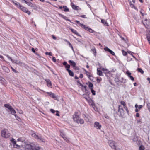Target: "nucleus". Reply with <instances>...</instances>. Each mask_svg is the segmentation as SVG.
Instances as JSON below:
<instances>
[{
	"label": "nucleus",
	"mask_w": 150,
	"mask_h": 150,
	"mask_svg": "<svg viewBox=\"0 0 150 150\" xmlns=\"http://www.w3.org/2000/svg\"><path fill=\"white\" fill-rule=\"evenodd\" d=\"M4 106L9 109L10 111L11 112V113L13 115H14L16 117V115H15L16 112L14 109L11 106L8 104H5L4 105Z\"/></svg>",
	"instance_id": "obj_3"
},
{
	"label": "nucleus",
	"mask_w": 150,
	"mask_h": 150,
	"mask_svg": "<svg viewBox=\"0 0 150 150\" xmlns=\"http://www.w3.org/2000/svg\"><path fill=\"white\" fill-rule=\"evenodd\" d=\"M148 41H149V38L150 40V31H149L148 33V34L146 35Z\"/></svg>",
	"instance_id": "obj_36"
},
{
	"label": "nucleus",
	"mask_w": 150,
	"mask_h": 150,
	"mask_svg": "<svg viewBox=\"0 0 150 150\" xmlns=\"http://www.w3.org/2000/svg\"><path fill=\"white\" fill-rule=\"evenodd\" d=\"M144 147L143 146L141 145L140 146L139 148V150H144Z\"/></svg>",
	"instance_id": "obj_38"
},
{
	"label": "nucleus",
	"mask_w": 150,
	"mask_h": 150,
	"mask_svg": "<svg viewBox=\"0 0 150 150\" xmlns=\"http://www.w3.org/2000/svg\"><path fill=\"white\" fill-rule=\"evenodd\" d=\"M108 144L109 146L112 149L115 150H120L119 149H116L115 147V141L109 140L108 141Z\"/></svg>",
	"instance_id": "obj_5"
},
{
	"label": "nucleus",
	"mask_w": 150,
	"mask_h": 150,
	"mask_svg": "<svg viewBox=\"0 0 150 150\" xmlns=\"http://www.w3.org/2000/svg\"><path fill=\"white\" fill-rule=\"evenodd\" d=\"M11 141L13 144H15L16 143V141H15V139H12L11 140Z\"/></svg>",
	"instance_id": "obj_37"
},
{
	"label": "nucleus",
	"mask_w": 150,
	"mask_h": 150,
	"mask_svg": "<svg viewBox=\"0 0 150 150\" xmlns=\"http://www.w3.org/2000/svg\"><path fill=\"white\" fill-rule=\"evenodd\" d=\"M130 6L132 8H135L134 5L133 4L131 3V2L130 3Z\"/></svg>",
	"instance_id": "obj_52"
},
{
	"label": "nucleus",
	"mask_w": 150,
	"mask_h": 150,
	"mask_svg": "<svg viewBox=\"0 0 150 150\" xmlns=\"http://www.w3.org/2000/svg\"><path fill=\"white\" fill-rule=\"evenodd\" d=\"M84 70L86 73V75L90 77V76L91 75H90V73L88 71H87L85 69H84Z\"/></svg>",
	"instance_id": "obj_31"
},
{
	"label": "nucleus",
	"mask_w": 150,
	"mask_h": 150,
	"mask_svg": "<svg viewBox=\"0 0 150 150\" xmlns=\"http://www.w3.org/2000/svg\"><path fill=\"white\" fill-rule=\"evenodd\" d=\"M45 81L47 83V85L48 87H51L52 85L51 81L49 79H46Z\"/></svg>",
	"instance_id": "obj_13"
},
{
	"label": "nucleus",
	"mask_w": 150,
	"mask_h": 150,
	"mask_svg": "<svg viewBox=\"0 0 150 150\" xmlns=\"http://www.w3.org/2000/svg\"><path fill=\"white\" fill-rule=\"evenodd\" d=\"M50 111L52 113H54L56 111H55L54 109H51L50 110Z\"/></svg>",
	"instance_id": "obj_53"
},
{
	"label": "nucleus",
	"mask_w": 150,
	"mask_h": 150,
	"mask_svg": "<svg viewBox=\"0 0 150 150\" xmlns=\"http://www.w3.org/2000/svg\"><path fill=\"white\" fill-rule=\"evenodd\" d=\"M62 138L63 139L66 141H68V139L67 137H66L65 135H62Z\"/></svg>",
	"instance_id": "obj_41"
},
{
	"label": "nucleus",
	"mask_w": 150,
	"mask_h": 150,
	"mask_svg": "<svg viewBox=\"0 0 150 150\" xmlns=\"http://www.w3.org/2000/svg\"><path fill=\"white\" fill-rule=\"evenodd\" d=\"M52 60L54 62H56V61L55 58L54 57H53Z\"/></svg>",
	"instance_id": "obj_57"
},
{
	"label": "nucleus",
	"mask_w": 150,
	"mask_h": 150,
	"mask_svg": "<svg viewBox=\"0 0 150 150\" xmlns=\"http://www.w3.org/2000/svg\"><path fill=\"white\" fill-rule=\"evenodd\" d=\"M60 16L62 18H63L64 19L67 21H69L70 22H71V21L69 19H68L67 18V17H66V16H64V15H62V14H59Z\"/></svg>",
	"instance_id": "obj_26"
},
{
	"label": "nucleus",
	"mask_w": 150,
	"mask_h": 150,
	"mask_svg": "<svg viewBox=\"0 0 150 150\" xmlns=\"http://www.w3.org/2000/svg\"><path fill=\"white\" fill-rule=\"evenodd\" d=\"M101 22L102 23H103V24H104L106 26H108V23L107 22V21H105L104 19H102L101 20Z\"/></svg>",
	"instance_id": "obj_27"
},
{
	"label": "nucleus",
	"mask_w": 150,
	"mask_h": 150,
	"mask_svg": "<svg viewBox=\"0 0 150 150\" xmlns=\"http://www.w3.org/2000/svg\"><path fill=\"white\" fill-rule=\"evenodd\" d=\"M143 23L146 27L148 29L150 28V21L149 19H147L146 18L143 21Z\"/></svg>",
	"instance_id": "obj_4"
},
{
	"label": "nucleus",
	"mask_w": 150,
	"mask_h": 150,
	"mask_svg": "<svg viewBox=\"0 0 150 150\" xmlns=\"http://www.w3.org/2000/svg\"><path fill=\"white\" fill-rule=\"evenodd\" d=\"M126 74L128 77H129L131 76V73L129 71H127L126 72Z\"/></svg>",
	"instance_id": "obj_33"
},
{
	"label": "nucleus",
	"mask_w": 150,
	"mask_h": 150,
	"mask_svg": "<svg viewBox=\"0 0 150 150\" xmlns=\"http://www.w3.org/2000/svg\"><path fill=\"white\" fill-rule=\"evenodd\" d=\"M12 2L17 7H19V8L20 7V6L21 5H20V4L18 2H17L16 1H14L13 0H11L10 1Z\"/></svg>",
	"instance_id": "obj_14"
},
{
	"label": "nucleus",
	"mask_w": 150,
	"mask_h": 150,
	"mask_svg": "<svg viewBox=\"0 0 150 150\" xmlns=\"http://www.w3.org/2000/svg\"><path fill=\"white\" fill-rule=\"evenodd\" d=\"M50 97H52L56 100H58L57 97V96H56L55 95L54 93H52V94L50 96Z\"/></svg>",
	"instance_id": "obj_24"
},
{
	"label": "nucleus",
	"mask_w": 150,
	"mask_h": 150,
	"mask_svg": "<svg viewBox=\"0 0 150 150\" xmlns=\"http://www.w3.org/2000/svg\"><path fill=\"white\" fill-rule=\"evenodd\" d=\"M32 136L33 137H34L35 138L38 139H39L40 141H41L42 142H45V141L44 139L42 138L41 136L37 135L35 133L32 134Z\"/></svg>",
	"instance_id": "obj_7"
},
{
	"label": "nucleus",
	"mask_w": 150,
	"mask_h": 150,
	"mask_svg": "<svg viewBox=\"0 0 150 150\" xmlns=\"http://www.w3.org/2000/svg\"><path fill=\"white\" fill-rule=\"evenodd\" d=\"M88 87L90 89L93 88V83L90 82H89Z\"/></svg>",
	"instance_id": "obj_29"
},
{
	"label": "nucleus",
	"mask_w": 150,
	"mask_h": 150,
	"mask_svg": "<svg viewBox=\"0 0 150 150\" xmlns=\"http://www.w3.org/2000/svg\"><path fill=\"white\" fill-rule=\"evenodd\" d=\"M66 70L68 71L69 75L71 76H74L73 72L69 69H66Z\"/></svg>",
	"instance_id": "obj_18"
},
{
	"label": "nucleus",
	"mask_w": 150,
	"mask_h": 150,
	"mask_svg": "<svg viewBox=\"0 0 150 150\" xmlns=\"http://www.w3.org/2000/svg\"><path fill=\"white\" fill-rule=\"evenodd\" d=\"M101 80L102 79L101 78L100 79L97 78V81L98 83H99Z\"/></svg>",
	"instance_id": "obj_50"
},
{
	"label": "nucleus",
	"mask_w": 150,
	"mask_h": 150,
	"mask_svg": "<svg viewBox=\"0 0 150 150\" xmlns=\"http://www.w3.org/2000/svg\"><path fill=\"white\" fill-rule=\"evenodd\" d=\"M19 8L23 11L29 15H30L31 14V12L28 10L27 8L23 7L21 5L20 6Z\"/></svg>",
	"instance_id": "obj_10"
},
{
	"label": "nucleus",
	"mask_w": 150,
	"mask_h": 150,
	"mask_svg": "<svg viewBox=\"0 0 150 150\" xmlns=\"http://www.w3.org/2000/svg\"><path fill=\"white\" fill-rule=\"evenodd\" d=\"M74 69H75L76 70H79V68H78V67H76V66H75V67H73Z\"/></svg>",
	"instance_id": "obj_60"
},
{
	"label": "nucleus",
	"mask_w": 150,
	"mask_h": 150,
	"mask_svg": "<svg viewBox=\"0 0 150 150\" xmlns=\"http://www.w3.org/2000/svg\"><path fill=\"white\" fill-rule=\"evenodd\" d=\"M70 29L71 30V31H72V32L73 33L76 34L78 36H80V35L79 34V33L76 31V30L72 28H70Z\"/></svg>",
	"instance_id": "obj_19"
},
{
	"label": "nucleus",
	"mask_w": 150,
	"mask_h": 150,
	"mask_svg": "<svg viewBox=\"0 0 150 150\" xmlns=\"http://www.w3.org/2000/svg\"><path fill=\"white\" fill-rule=\"evenodd\" d=\"M118 113L120 116L122 117L124 115V111L121 105L118 106Z\"/></svg>",
	"instance_id": "obj_6"
},
{
	"label": "nucleus",
	"mask_w": 150,
	"mask_h": 150,
	"mask_svg": "<svg viewBox=\"0 0 150 150\" xmlns=\"http://www.w3.org/2000/svg\"><path fill=\"white\" fill-rule=\"evenodd\" d=\"M76 112H75L73 116V119L74 121L78 123H80L81 124H83V120L80 118L79 116L76 115Z\"/></svg>",
	"instance_id": "obj_1"
},
{
	"label": "nucleus",
	"mask_w": 150,
	"mask_h": 150,
	"mask_svg": "<svg viewBox=\"0 0 150 150\" xmlns=\"http://www.w3.org/2000/svg\"><path fill=\"white\" fill-rule=\"evenodd\" d=\"M86 100L89 103V105L93 107L95 106V105L94 102L90 98H86Z\"/></svg>",
	"instance_id": "obj_11"
},
{
	"label": "nucleus",
	"mask_w": 150,
	"mask_h": 150,
	"mask_svg": "<svg viewBox=\"0 0 150 150\" xmlns=\"http://www.w3.org/2000/svg\"><path fill=\"white\" fill-rule=\"evenodd\" d=\"M68 62L73 67H75L76 66V64L74 61L71 60L69 61Z\"/></svg>",
	"instance_id": "obj_16"
},
{
	"label": "nucleus",
	"mask_w": 150,
	"mask_h": 150,
	"mask_svg": "<svg viewBox=\"0 0 150 150\" xmlns=\"http://www.w3.org/2000/svg\"><path fill=\"white\" fill-rule=\"evenodd\" d=\"M72 7L73 9L76 10H79L80 9L79 6H76L74 4L72 5Z\"/></svg>",
	"instance_id": "obj_20"
},
{
	"label": "nucleus",
	"mask_w": 150,
	"mask_h": 150,
	"mask_svg": "<svg viewBox=\"0 0 150 150\" xmlns=\"http://www.w3.org/2000/svg\"><path fill=\"white\" fill-rule=\"evenodd\" d=\"M45 54L46 55H49L50 56H52V53L51 52H45Z\"/></svg>",
	"instance_id": "obj_45"
},
{
	"label": "nucleus",
	"mask_w": 150,
	"mask_h": 150,
	"mask_svg": "<svg viewBox=\"0 0 150 150\" xmlns=\"http://www.w3.org/2000/svg\"><path fill=\"white\" fill-rule=\"evenodd\" d=\"M5 80L3 77L0 76V82L2 84H4L5 82Z\"/></svg>",
	"instance_id": "obj_22"
},
{
	"label": "nucleus",
	"mask_w": 150,
	"mask_h": 150,
	"mask_svg": "<svg viewBox=\"0 0 150 150\" xmlns=\"http://www.w3.org/2000/svg\"><path fill=\"white\" fill-rule=\"evenodd\" d=\"M91 51L93 52V53L94 54H95L96 53V51L95 48L91 50Z\"/></svg>",
	"instance_id": "obj_43"
},
{
	"label": "nucleus",
	"mask_w": 150,
	"mask_h": 150,
	"mask_svg": "<svg viewBox=\"0 0 150 150\" xmlns=\"http://www.w3.org/2000/svg\"><path fill=\"white\" fill-rule=\"evenodd\" d=\"M120 103L121 104V105H123L124 107V106H125V105H126V103H125V102L124 101H121L120 102Z\"/></svg>",
	"instance_id": "obj_42"
},
{
	"label": "nucleus",
	"mask_w": 150,
	"mask_h": 150,
	"mask_svg": "<svg viewBox=\"0 0 150 150\" xmlns=\"http://www.w3.org/2000/svg\"><path fill=\"white\" fill-rule=\"evenodd\" d=\"M79 25L86 30L88 31L90 33H92L93 32V30L92 29L88 27H86L85 25L83 24L79 23Z\"/></svg>",
	"instance_id": "obj_9"
},
{
	"label": "nucleus",
	"mask_w": 150,
	"mask_h": 150,
	"mask_svg": "<svg viewBox=\"0 0 150 150\" xmlns=\"http://www.w3.org/2000/svg\"><path fill=\"white\" fill-rule=\"evenodd\" d=\"M104 50L105 51H108V52H109L111 50L110 49H109L107 47L104 48Z\"/></svg>",
	"instance_id": "obj_39"
},
{
	"label": "nucleus",
	"mask_w": 150,
	"mask_h": 150,
	"mask_svg": "<svg viewBox=\"0 0 150 150\" xmlns=\"http://www.w3.org/2000/svg\"><path fill=\"white\" fill-rule=\"evenodd\" d=\"M94 127L97 129H100L101 126L99 122H95L94 123Z\"/></svg>",
	"instance_id": "obj_12"
},
{
	"label": "nucleus",
	"mask_w": 150,
	"mask_h": 150,
	"mask_svg": "<svg viewBox=\"0 0 150 150\" xmlns=\"http://www.w3.org/2000/svg\"><path fill=\"white\" fill-rule=\"evenodd\" d=\"M70 65H69L68 64H67V65H66V66H65V68L67 69H69V68H70Z\"/></svg>",
	"instance_id": "obj_51"
},
{
	"label": "nucleus",
	"mask_w": 150,
	"mask_h": 150,
	"mask_svg": "<svg viewBox=\"0 0 150 150\" xmlns=\"http://www.w3.org/2000/svg\"><path fill=\"white\" fill-rule=\"evenodd\" d=\"M137 70L139 72H140L142 74L144 73V71L142 69L140 68H138L137 69Z\"/></svg>",
	"instance_id": "obj_30"
},
{
	"label": "nucleus",
	"mask_w": 150,
	"mask_h": 150,
	"mask_svg": "<svg viewBox=\"0 0 150 150\" xmlns=\"http://www.w3.org/2000/svg\"><path fill=\"white\" fill-rule=\"evenodd\" d=\"M6 129H4L1 131V135L4 137L8 138L10 136V134L9 133H8L6 134Z\"/></svg>",
	"instance_id": "obj_8"
},
{
	"label": "nucleus",
	"mask_w": 150,
	"mask_h": 150,
	"mask_svg": "<svg viewBox=\"0 0 150 150\" xmlns=\"http://www.w3.org/2000/svg\"><path fill=\"white\" fill-rule=\"evenodd\" d=\"M22 147L24 148V150H34L35 147L33 144H28Z\"/></svg>",
	"instance_id": "obj_2"
},
{
	"label": "nucleus",
	"mask_w": 150,
	"mask_h": 150,
	"mask_svg": "<svg viewBox=\"0 0 150 150\" xmlns=\"http://www.w3.org/2000/svg\"><path fill=\"white\" fill-rule=\"evenodd\" d=\"M147 105L148 109L149 111H150V103H147Z\"/></svg>",
	"instance_id": "obj_47"
},
{
	"label": "nucleus",
	"mask_w": 150,
	"mask_h": 150,
	"mask_svg": "<svg viewBox=\"0 0 150 150\" xmlns=\"http://www.w3.org/2000/svg\"><path fill=\"white\" fill-rule=\"evenodd\" d=\"M7 57H8V58L9 59H10L12 62L13 61V59H11V58L10 57H9V56H8V55H7Z\"/></svg>",
	"instance_id": "obj_54"
},
{
	"label": "nucleus",
	"mask_w": 150,
	"mask_h": 150,
	"mask_svg": "<svg viewBox=\"0 0 150 150\" xmlns=\"http://www.w3.org/2000/svg\"><path fill=\"white\" fill-rule=\"evenodd\" d=\"M91 91L93 95H96V91L93 89H91Z\"/></svg>",
	"instance_id": "obj_35"
},
{
	"label": "nucleus",
	"mask_w": 150,
	"mask_h": 150,
	"mask_svg": "<svg viewBox=\"0 0 150 150\" xmlns=\"http://www.w3.org/2000/svg\"><path fill=\"white\" fill-rule=\"evenodd\" d=\"M104 117L105 118L108 119H109V116L106 115H104Z\"/></svg>",
	"instance_id": "obj_63"
},
{
	"label": "nucleus",
	"mask_w": 150,
	"mask_h": 150,
	"mask_svg": "<svg viewBox=\"0 0 150 150\" xmlns=\"http://www.w3.org/2000/svg\"><path fill=\"white\" fill-rule=\"evenodd\" d=\"M124 109L126 110L127 114L129 115V111L127 109V107L126 106H124Z\"/></svg>",
	"instance_id": "obj_44"
},
{
	"label": "nucleus",
	"mask_w": 150,
	"mask_h": 150,
	"mask_svg": "<svg viewBox=\"0 0 150 150\" xmlns=\"http://www.w3.org/2000/svg\"><path fill=\"white\" fill-rule=\"evenodd\" d=\"M122 53L124 56H126L127 54V53L124 50H122Z\"/></svg>",
	"instance_id": "obj_40"
},
{
	"label": "nucleus",
	"mask_w": 150,
	"mask_h": 150,
	"mask_svg": "<svg viewBox=\"0 0 150 150\" xmlns=\"http://www.w3.org/2000/svg\"><path fill=\"white\" fill-rule=\"evenodd\" d=\"M111 54L113 55H115V54L114 52L112 51L111 50L109 52Z\"/></svg>",
	"instance_id": "obj_46"
},
{
	"label": "nucleus",
	"mask_w": 150,
	"mask_h": 150,
	"mask_svg": "<svg viewBox=\"0 0 150 150\" xmlns=\"http://www.w3.org/2000/svg\"><path fill=\"white\" fill-rule=\"evenodd\" d=\"M80 86H82L85 89V90H86V87L87 86H84L81 83H80Z\"/></svg>",
	"instance_id": "obj_49"
},
{
	"label": "nucleus",
	"mask_w": 150,
	"mask_h": 150,
	"mask_svg": "<svg viewBox=\"0 0 150 150\" xmlns=\"http://www.w3.org/2000/svg\"><path fill=\"white\" fill-rule=\"evenodd\" d=\"M81 17H82L83 18H87L86 16L85 15H81L80 16Z\"/></svg>",
	"instance_id": "obj_59"
},
{
	"label": "nucleus",
	"mask_w": 150,
	"mask_h": 150,
	"mask_svg": "<svg viewBox=\"0 0 150 150\" xmlns=\"http://www.w3.org/2000/svg\"><path fill=\"white\" fill-rule=\"evenodd\" d=\"M27 4L29 6L32 7H34V5L30 2H28Z\"/></svg>",
	"instance_id": "obj_28"
},
{
	"label": "nucleus",
	"mask_w": 150,
	"mask_h": 150,
	"mask_svg": "<svg viewBox=\"0 0 150 150\" xmlns=\"http://www.w3.org/2000/svg\"><path fill=\"white\" fill-rule=\"evenodd\" d=\"M101 70L103 71L105 73H107L108 70L104 68H102L101 69Z\"/></svg>",
	"instance_id": "obj_32"
},
{
	"label": "nucleus",
	"mask_w": 150,
	"mask_h": 150,
	"mask_svg": "<svg viewBox=\"0 0 150 150\" xmlns=\"http://www.w3.org/2000/svg\"><path fill=\"white\" fill-rule=\"evenodd\" d=\"M13 146L14 148L19 149L23 147V146L18 145L16 144V143L15 144H13Z\"/></svg>",
	"instance_id": "obj_17"
},
{
	"label": "nucleus",
	"mask_w": 150,
	"mask_h": 150,
	"mask_svg": "<svg viewBox=\"0 0 150 150\" xmlns=\"http://www.w3.org/2000/svg\"><path fill=\"white\" fill-rule=\"evenodd\" d=\"M83 117L84 118L85 120L87 122H88L89 121L87 117H86V116L84 115H83Z\"/></svg>",
	"instance_id": "obj_34"
},
{
	"label": "nucleus",
	"mask_w": 150,
	"mask_h": 150,
	"mask_svg": "<svg viewBox=\"0 0 150 150\" xmlns=\"http://www.w3.org/2000/svg\"><path fill=\"white\" fill-rule=\"evenodd\" d=\"M62 11H64L65 12H68L69 11V9L66 6H63Z\"/></svg>",
	"instance_id": "obj_25"
},
{
	"label": "nucleus",
	"mask_w": 150,
	"mask_h": 150,
	"mask_svg": "<svg viewBox=\"0 0 150 150\" xmlns=\"http://www.w3.org/2000/svg\"><path fill=\"white\" fill-rule=\"evenodd\" d=\"M52 93H53L51 92H48L47 93L50 96L51 95Z\"/></svg>",
	"instance_id": "obj_62"
},
{
	"label": "nucleus",
	"mask_w": 150,
	"mask_h": 150,
	"mask_svg": "<svg viewBox=\"0 0 150 150\" xmlns=\"http://www.w3.org/2000/svg\"><path fill=\"white\" fill-rule=\"evenodd\" d=\"M83 74H80L79 77L80 78H82L83 77Z\"/></svg>",
	"instance_id": "obj_64"
},
{
	"label": "nucleus",
	"mask_w": 150,
	"mask_h": 150,
	"mask_svg": "<svg viewBox=\"0 0 150 150\" xmlns=\"http://www.w3.org/2000/svg\"><path fill=\"white\" fill-rule=\"evenodd\" d=\"M99 68H97V74L98 75L100 76H103V75L102 74V71L100 70H99Z\"/></svg>",
	"instance_id": "obj_21"
},
{
	"label": "nucleus",
	"mask_w": 150,
	"mask_h": 150,
	"mask_svg": "<svg viewBox=\"0 0 150 150\" xmlns=\"http://www.w3.org/2000/svg\"><path fill=\"white\" fill-rule=\"evenodd\" d=\"M12 62L18 64H22L21 62L17 60H13Z\"/></svg>",
	"instance_id": "obj_23"
},
{
	"label": "nucleus",
	"mask_w": 150,
	"mask_h": 150,
	"mask_svg": "<svg viewBox=\"0 0 150 150\" xmlns=\"http://www.w3.org/2000/svg\"><path fill=\"white\" fill-rule=\"evenodd\" d=\"M32 51L34 53H35V49L33 48H32L31 49Z\"/></svg>",
	"instance_id": "obj_58"
},
{
	"label": "nucleus",
	"mask_w": 150,
	"mask_h": 150,
	"mask_svg": "<svg viewBox=\"0 0 150 150\" xmlns=\"http://www.w3.org/2000/svg\"><path fill=\"white\" fill-rule=\"evenodd\" d=\"M11 69L15 73H17L18 71H16L15 69H14L12 67H11Z\"/></svg>",
	"instance_id": "obj_48"
},
{
	"label": "nucleus",
	"mask_w": 150,
	"mask_h": 150,
	"mask_svg": "<svg viewBox=\"0 0 150 150\" xmlns=\"http://www.w3.org/2000/svg\"><path fill=\"white\" fill-rule=\"evenodd\" d=\"M2 69L4 70L5 72L7 73H9L10 71V70L7 67L3 66L2 67Z\"/></svg>",
	"instance_id": "obj_15"
},
{
	"label": "nucleus",
	"mask_w": 150,
	"mask_h": 150,
	"mask_svg": "<svg viewBox=\"0 0 150 150\" xmlns=\"http://www.w3.org/2000/svg\"><path fill=\"white\" fill-rule=\"evenodd\" d=\"M63 64L64 65H65L66 66L68 64L66 62L64 61L63 62Z\"/></svg>",
	"instance_id": "obj_61"
},
{
	"label": "nucleus",
	"mask_w": 150,
	"mask_h": 150,
	"mask_svg": "<svg viewBox=\"0 0 150 150\" xmlns=\"http://www.w3.org/2000/svg\"><path fill=\"white\" fill-rule=\"evenodd\" d=\"M7 57H8V58L9 59H10L12 62L13 61V59H11V58L10 57H9V56H8V55H7Z\"/></svg>",
	"instance_id": "obj_55"
},
{
	"label": "nucleus",
	"mask_w": 150,
	"mask_h": 150,
	"mask_svg": "<svg viewBox=\"0 0 150 150\" xmlns=\"http://www.w3.org/2000/svg\"><path fill=\"white\" fill-rule=\"evenodd\" d=\"M56 112L57 113L56 114V116H59V111H56Z\"/></svg>",
	"instance_id": "obj_56"
}]
</instances>
